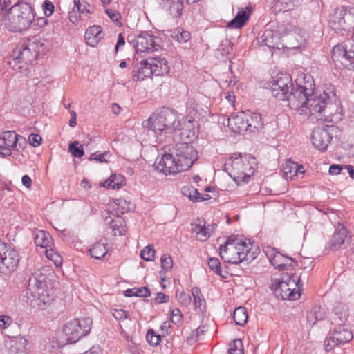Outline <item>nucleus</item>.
<instances>
[{
  "instance_id": "obj_1",
  "label": "nucleus",
  "mask_w": 354,
  "mask_h": 354,
  "mask_svg": "<svg viewBox=\"0 0 354 354\" xmlns=\"http://www.w3.org/2000/svg\"><path fill=\"white\" fill-rule=\"evenodd\" d=\"M304 84L295 87L289 74H281L268 83L273 97L279 100H288L293 109L306 108L317 120L337 122L342 120V108L336 93L327 88L319 95L315 93V84L310 76L305 77Z\"/></svg>"
},
{
  "instance_id": "obj_2",
  "label": "nucleus",
  "mask_w": 354,
  "mask_h": 354,
  "mask_svg": "<svg viewBox=\"0 0 354 354\" xmlns=\"http://www.w3.org/2000/svg\"><path fill=\"white\" fill-rule=\"evenodd\" d=\"M197 159L198 152L190 143L178 142L158 157L153 166L166 175L176 174L188 170Z\"/></svg>"
},
{
  "instance_id": "obj_3",
  "label": "nucleus",
  "mask_w": 354,
  "mask_h": 354,
  "mask_svg": "<svg viewBox=\"0 0 354 354\" xmlns=\"http://www.w3.org/2000/svg\"><path fill=\"white\" fill-rule=\"evenodd\" d=\"M47 276L37 270L29 277L26 288V300L33 308H45L53 300L47 285Z\"/></svg>"
},
{
  "instance_id": "obj_4",
  "label": "nucleus",
  "mask_w": 354,
  "mask_h": 354,
  "mask_svg": "<svg viewBox=\"0 0 354 354\" xmlns=\"http://www.w3.org/2000/svg\"><path fill=\"white\" fill-rule=\"evenodd\" d=\"M254 158L241 153H234L227 160L223 165V171L227 172L231 178L238 185L247 183L254 174Z\"/></svg>"
},
{
  "instance_id": "obj_5",
  "label": "nucleus",
  "mask_w": 354,
  "mask_h": 354,
  "mask_svg": "<svg viewBox=\"0 0 354 354\" xmlns=\"http://www.w3.org/2000/svg\"><path fill=\"white\" fill-rule=\"evenodd\" d=\"M35 17L33 8L29 3L19 2L9 9L4 17V24L10 31L20 32L29 28Z\"/></svg>"
},
{
  "instance_id": "obj_6",
  "label": "nucleus",
  "mask_w": 354,
  "mask_h": 354,
  "mask_svg": "<svg viewBox=\"0 0 354 354\" xmlns=\"http://www.w3.org/2000/svg\"><path fill=\"white\" fill-rule=\"evenodd\" d=\"M176 113L173 109L162 107L156 110L147 120L142 122V125L147 131H151L158 136L170 129H178L180 122L176 121Z\"/></svg>"
},
{
  "instance_id": "obj_7",
  "label": "nucleus",
  "mask_w": 354,
  "mask_h": 354,
  "mask_svg": "<svg viewBox=\"0 0 354 354\" xmlns=\"http://www.w3.org/2000/svg\"><path fill=\"white\" fill-rule=\"evenodd\" d=\"M250 249L246 241L237 237H229L225 244L220 246V257L225 262L232 264L249 262L254 259Z\"/></svg>"
},
{
  "instance_id": "obj_8",
  "label": "nucleus",
  "mask_w": 354,
  "mask_h": 354,
  "mask_svg": "<svg viewBox=\"0 0 354 354\" xmlns=\"http://www.w3.org/2000/svg\"><path fill=\"white\" fill-rule=\"evenodd\" d=\"M301 279L295 274L283 277L281 281L272 285L276 297L281 299L295 300L301 296Z\"/></svg>"
},
{
  "instance_id": "obj_9",
  "label": "nucleus",
  "mask_w": 354,
  "mask_h": 354,
  "mask_svg": "<svg viewBox=\"0 0 354 354\" xmlns=\"http://www.w3.org/2000/svg\"><path fill=\"white\" fill-rule=\"evenodd\" d=\"M328 26L335 32H348L354 28V7L337 8L330 16Z\"/></svg>"
},
{
  "instance_id": "obj_10",
  "label": "nucleus",
  "mask_w": 354,
  "mask_h": 354,
  "mask_svg": "<svg viewBox=\"0 0 354 354\" xmlns=\"http://www.w3.org/2000/svg\"><path fill=\"white\" fill-rule=\"evenodd\" d=\"M93 320L90 317L74 319L68 322L63 326V333L68 344L77 342L82 337L86 336L91 331Z\"/></svg>"
},
{
  "instance_id": "obj_11",
  "label": "nucleus",
  "mask_w": 354,
  "mask_h": 354,
  "mask_svg": "<svg viewBox=\"0 0 354 354\" xmlns=\"http://www.w3.org/2000/svg\"><path fill=\"white\" fill-rule=\"evenodd\" d=\"M332 59L348 69L354 70V40H346L335 46L332 50Z\"/></svg>"
},
{
  "instance_id": "obj_12",
  "label": "nucleus",
  "mask_w": 354,
  "mask_h": 354,
  "mask_svg": "<svg viewBox=\"0 0 354 354\" xmlns=\"http://www.w3.org/2000/svg\"><path fill=\"white\" fill-rule=\"evenodd\" d=\"M353 337L351 331L344 324H339L328 333L324 342V349L329 352L336 346L349 342Z\"/></svg>"
},
{
  "instance_id": "obj_13",
  "label": "nucleus",
  "mask_w": 354,
  "mask_h": 354,
  "mask_svg": "<svg viewBox=\"0 0 354 354\" xmlns=\"http://www.w3.org/2000/svg\"><path fill=\"white\" fill-rule=\"evenodd\" d=\"M19 263L18 252L10 246L0 243V272L6 274L14 272Z\"/></svg>"
},
{
  "instance_id": "obj_14",
  "label": "nucleus",
  "mask_w": 354,
  "mask_h": 354,
  "mask_svg": "<svg viewBox=\"0 0 354 354\" xmlns=\"http://www.w3.org/2000/svg\"><path fill=\"white\" fill-rule=\"evenodd\" d=\"M129 43L133 45L136 52L138 53H151L156 51L159 48L158 41L159 38L149 34L147 32H142L138 36L130 39H127Z\"/></svg>"
},
{
  "instance_id": "obj_15",
  "label": "nucleus",
  "mask_w": 354,
  "mask_h": 354,
  "mask_svg": "<svg viewBox=\"0 0 354 354\" xmlns=\"http://www.w3.org/2000/svg\"><path fill=\"white\" fill-rule=\"evenodd\" d=\"M336 131L337 127L335 125H326L324 127H317L315 128L311 135L312 144L319 151H325Z\"/></svg>"
},
{
  "instance_id": "obj_16",
  "label": "nucleus",
  "mask_w": 354,
  "mask_h": 354,
  "mask_svg": "<svg viewBox=\"0 0 354 354\" xmlns=\"http://www.w3.org/2000/svg\"><path fill=\"white\" fill-rule=\"evenodd\" d=\"M257 42L259 46H266L270 51L286 48L281 41L279 32L270 28H266L262 35L257 37Z\"/></svg>"
},
{
  "instance_id": "obj_17",
  "label": "nucleus",
  "mask_w": 354,
  "mask_h": 354,
  "mask_svg": "<svg viewBox=\"0 0 354 354\" xmlns=\"http://www.w3.org/2000/svg\"><path fill=\"white\" fill-rule=\"evenodd\" d=\"M39 55L37 40H30L23 45L17 57H14L18 62H24L28 65H34L37 63Z\"/></svg>"
},
{
  "instance_id": "obj_18",
  "label": "nucleus",
  "mask_w": 354,
  "mask_h": 354,
  "mask_svg": "<svg viewBox=\"0 0 354 354\" xmlns=\"http://www.w3.org/2000/svg\"><path fill=\"white\" fill-rule=\"evenodd\" d=\"M351 236L347 228L339 225L328 242L326 249L336 251L346 248L350 243Z\"/></svg>"
},
{
  "instance_id": "obj_19",
  "label": "nucleus",
  "mask_w": 354,
  "mask_h": 354,
  "mask_svg": "<svg viewBox=\"0 0 354 354\" xmlns=\"http://www.w3.org/2000/svg\"><path fill=\"white\" fill-rule=\"evenodd\" d=\"M247 122H248V120L245 113L232 114L227 119L228 127L232 131L237 133H241L248 130Z\"/></svg>"
},
{
  "instance_id": "obj_20",
  "label": "nucleus",
  "mask_w": 354,
  "mask_h": 354,
  "mask_svg": "<svg viewBox=\"0 0 354 354\" xmlns=\"http://www.w3.org/2000/svg\"><path fill=\"white\" fill-rule=\"evenodd\" d=\"M132 73L133 81H142L145 78L151 77V75H153V72L151 68L150 64L147 62V59L137 64L134 66Z\"/></svg>"
},
{
  "instance_id": "obj_21",
  "label": "nucleus",
  "mask_w": 354,
  "mask_h": 354,
  "mask_svg": "<svg viewBox=\"0 0 354 354\" xmlns=\"http://www.w3.org/2000/svg\"><path fill=\"white\" fill-rule=\"evenodd\" d=\"M147 62L151 65V68L156 76L163 75L169 71V66L165 58L161 57H148Z\"/></svg>"
},
{
  "instance_id": "obj_22",
  "label": "nucleus",
  "mask_w": 354,
  "mask_h": 354,
  "mask_svg": "<svg viewBox=\"0 0 354 354\" xmlns=\"http://www.w3.org/2000/svg\"><path fill=\"white\" fill-rule=\"evenodd\" d=\"M252 10L250 7L241 8L233 19L228 22L227 26L230 28H241L249 19Z\"/></svg>"
},
{
  "instance_id": "obj_23",
  "label": "nucleus",
  "mask_w": 354,
  "mask_h": 354,
  "mask_svg": "<svg viewBox=\"0 0 354 354\" xmlns=\"http://www.w3.org/2000/svg\"><path fill=\"white\" fill-rule=\"evenodd\" d=\"M334 322L339 325L344 324L349 316L348 307L345 304L336 302L333 308Z\"/></svg>"
},
{
  "instance_id": "obj_24",
  "label": "nucleus",
  "mask_w": 354,
  "mask_h": 354,
  "mask_svg": "<svg viewBox=\"0 0 354 354\" xmlns=\"http://www.w3.org/2000/svg\"><path fill=\"white\" fill-rule=\"evenodd\" d=\"M9 345L12 354H28V341L24 337H14L10 340Z\"/></svg>"
},
{
  "instance_id": "obj_25",
  "label": "nucleus",
  "mask_w": 354,
  "mask_h": 354,
  "mask_svg": "<svg viewBox=\"0 0 354 354\" xmlns=\"http://www.w3.org/2000/svg\"><path fill=\"white\" fill-rule=\"evenodd\" d=\"M102 29L99 26H90L85 32L84 39L86 44L92 47L95 46L102 38Z\"/></svg>"
},
{
  "instance_id": "obj_26",
  "label": "nucleus",
  "mask_w": 354,
  "mask_h": 354,
  "mask_svg": "<svg viewBox=\"0 0 354 354\" xmlns=\"http://www.w3.org/2000/svg\"><path fill=\"white\" fill-rule=\"evenodd\" d=\"M20 139L26 142L24 137L17 135L14 131H8L3 133L2 137L0 138V142H3L10 149L11 148L16 149L17 143Z\"/></svg>"
},
{
  "instance_id": "obj_27",
  "label": "nucleus",
  "mask_w": 354,
  "mask_h": 354,
  "mask_svg": "<svg viewBox=\"0 0 354 354\" xmlns=\"http://www.w3.org/2000/svg\"><path fill=\"white\" fill-rule=\"evenodd\" d=\"M247 119L248 120V131H259L263 127V121L261 115L257 113H247Z\"/></svg>"
},
{
  "instance_id": "obj_28",
  "label": "nucleus",
  "mask_w": 354,
  "mask_h": 354,
  "mask_svg": "<svg viewBox=\"0 0 354 354\" xmlns=\"http://www.w3.org/2000/svg\"><path fill=\"white\" fill-rule=\"evenodd\" d=\"M108 251L107 244L101 241L95 243L88 250L89 254L93 258L99 260L102 259L107 254Z\"/></svg>"
},
{
  "instance_id": "obj_29",
  "label": "nucleus",
  "mask_w": 354,
  "mask_h": 354,
  "mask_svg": "<svg viewBox=\"0 0 354 354\" xmlns=\"http://www.w3.org/2000/svg\"><path fill=\"white\" fill-rule=\"evenodd\" d=\"M73 11L69 12V19L71 22L75 23L77 21V19L75 16H73L75 8L77 9L79 13H90L91 12L89 9H88V7H90V5L84 0H73Z\"/></svg>"
},
{
  "instance_id": "obj_30",
  "label": "nucleus",
  "mask_w": 354,
  "mask_h": 354,
  "mask_svg": "<svg viewBox=\"0 0 354 354\" xmlns=\"http://www.w3.org/2000/svg\"><path fill=\"white\" fill-rule=\"evenodd\" d=\"M35 244L41 248L50 247L53 243L52 236L47 232L41 230L37 233L35 239Z\"/></svg>"
},
{
  "instance_id": "obj_31",
  "label": "nucleus",
  "mask_w": 354,
  "mask_h": 354,
  "mask_svg": "<svg viewBox=\"0 0 354 354\" xmlns=\"http://www.w3.org/2000/svg\"><path fill=\"white\" fill-rule=\"evenodd\" d=\"M233 319L236 324L239 326H244L248 319V311L246 308L240 306L234 310Z\"/></svg>"
},
{
  "instance_id": "obj_32",
  "label": "nucleus",
  "mask_w": 354,
  "mask_h": 354,
  "mask_svg": "<svg viewBox=\"0 0 354 354\" xmlns=\"http://www.w3.org/2000/svg\"><path fill=\"white\" fill-rule=\"evenodd\" d=\"M297 163L290 160L287 161L282 167L283 176L286 180L292 179L297 176Z\"/></svg>"
},
{
  "instance_id": "obj_33",
  "label": "nucleus",
  "mask_w": 354,
  "mask_h": 354,
  "mask_svg": "<svg viewBox=\"0 0 354 354\" xmlns=\"http://www.w3.org/2000/svg\"><path fill=\"white\" fill-rule=\"evenodd\" d=\"M167 2H169V10L170 14L176 17L179 18L182 15V11L184 8L183 0H165Z\"/></svg>"
},
{
  "instance_id": "obj_34",
  "label": "nucleus",
  "mask_w": 354,
  "mask_h": 354,
  "mask_svg": "<svg viewBox=\"0 0 354 354\" xmlns=\"http://www.w3.org/2000/svg\"><path fill=\"white\" fill-rule=\"evenodd\" d=\"M123 180V176L117 175L116 174H112L102 185L113 189H120L122 187Z\"/></svg>"
},
{
  "instance_id": "obj_35",
  "label": "nucleus",
  "mask_w": 354,
  "mask_h": 354,
  "mask_svg": "<svg viewBox=\"0 0 354 354\" xmlns=\"http://www.w3.org/2000/svg\"><path fill=\"white\" fill-rule=\"evenodd\" d=\"M171 37L179 43H185L190 39V33L183 28H178L171 35Z\"/></svg>"
},
{
  "instance_id": "obj_36",
  "label": "nucleus",
  "mask_w": 354,
  "mask_h": 354,
  "mask_svg": "<svg viewBox=\"0 0 354 354\" xmlns=\"http://www.w3.org/2000/svg\"><path fill=\"white\" fill-rule=\"evenodd\" d=\"M192 295L194 297L195 308L202 310V308L204 306L205 301L203 298L200 288L198 287H194L192 289Z\"/></svg>"
},
{
  "instance_id": "obj_37",
  "label": "nucleus",
  "mask_w": 354,
  "mask_h": 354,
  "mask_svg": "<svg viewBox=\"0 0 354 354\" xmlns=\"http://www.w3.org/2000/svg\"><path fill=\"white\" fill-rule=\"evenodd\" d=\"M182 193L184 196L189 198L193 202L199 201L200 196L201 195L199 193L198 190L194 187H183L182 188Z\"/></svg>"
},
{
  "instance_id": "obj_38",
  "label": "nucleus",
  "mask_w": 354,
  "mask_h": 354,
  "mask_svg": "<svg viewBox=\"0 0 354 354\" xmlns=\"http://www.w3.org/2000/svg\"><path fill=\"white\" fill-rule=\"evenodd\" d=\"M207 265L209 268L213 271L216 274L221 277L222 278H226L225 276L222 274V270L221 267V263L218 258L210 257L207 260Z\"/></svg>"
},
{
  "instance_id": "obj_39",
  "label": "nucleus",
  "mask_w": 354,
  "mask_h": 354,
  "mask_svg": "<svg viewBox=\"0 0 354 354\" xmlns=\"http://www.w3.org/2000/svg\"><path fill=\"white\" fill-rule=\"evenodd\" d=\"M192 230L195 232L198 236V239L205 241L209 236L207 228L204 225L200 224H192Z\"/></svg>"
},
{
  "instance_id": "obj_40",
  "label": "nucleus",
  "mask_w": 354,
  "mask_h": 354,
  "mask_svg": "<svg viewBox=\"0 0 354 354\" xmlns=\"http://www.w3.org/2000/svg\"><path fill=\"white\" fill-rule=\"evenodd\" d=\"M79 145L78 141H74L70 143L68 146V151L73 157L81 158L84 156V152L82 145Z\"/></svg>"
},
{
  "instance_id": "obj_41",
  "label": "nucleus",
  "mask_w": 354,
  "mask_h": 354,
  "mask_svg": "<svg viewBox=\"0 0 354 354\" xmlns=\"http://www.w3.org/2000/svg\"><path fill=\"white\" fill-rule=\"evenodd\" d=\"M299 0H275L276 6L279 10H289L292 9Z\"/></svg>"
},
{
  "instance_id": "obj_42",
  "label": "nucleus",
  "mask_w": 354,
  "mask_h": 354,
  "mask_svg": "<svg viewBox=\"0 0 354 354\" xmlns=\"http://www.w3.org/2000/svg\"><path fill=\"white\" fill-rule=\"evenodd\" d=\"M146 339L150 345L156 346L159 344L161 340V336L156 334L153 329H149L146 335Z\"/></svg>"
},
{
  "instance_id": "obj_43",
  "label": "nucleus",
  "mask_w": 354,
  "mask_h": 354,
  "mask_svg": "<svg viewBox=\"0 0 354 354\" xmlns=\"http://www.w3.org/2000/svg\"><path fill=\"white\" fill-rule=\"evenodd\" d=\"M156 251L151 245H149L144 248L140 252L141 257L147 261H153L155 256Z\"/></svg>"
},
{
  "instance_id": "obj_44",
  "label": "nucleus",
  "mask_w": 354,
  "mask_h": 354,
  "mask_svg": "<svg viewBox=\"0 0 354 354\" xmlns=\"http://www.w3.org/2000/svg\"><path fill=\"white\" fill-rule=\"evenodd\" d=\"M232 50V43L227 39L223 40L218 48V51H219L223 56L230 54Z\"/></svg>"
},
{
  "instance_id": "obj_45",
  "label": "nucleus",
  "mask_w": 354,
  "mask_h": 354,
  "mask_svg": "<svg viewBox=\"0 0 354 354\" xmlns=\"http://www.w3.org/2000/svg\"><path fill=\"white\" fill-rule=\"evenodd\" d=\"M162 268L166 271L169 270L173 266V259L169 254H165L160 259Z\"/></svg>"
},
{
  "instance_id": "obj_46",
  "label": "nucleus",
  "mask_w": 354,
  "mask_h": 354,
  "mask_svg": "<svg viewBox=\"0 0 354 354\" xmlns=\"http://www.w3.org/2000/svg\"><path fill=\"white\" fill-rule=\"evenodd\" d=\"M229 354H243L242 348V341L241 339H236L234 341V345L228 350Z\"/></svg>"
},
{
  "instance_id": "obj_47",
  "label": "nucleus",
  "mask_w": 354,
  "mask_h": 354,
  "mask_svg": "<svg viewBox=\"0 0 354 354\" xmlns=\"http://www.w3.org/2000/svg\"><path fill=\"white\" fill-rule=\"evenodd\" d=\"M109 155V152L100 153L98 151L93 153L88 158L90 161L95 160L98 162H107V160L105 158Z\"/></svg>"
},
{
  "instance_id": "obj_48",
  "label": "nucleus",
  "mask_w": 354,
  "mask_h": 354,
  "mask_svg": "<svg viewBox=\"0 0 354 354\" xmlns=\"http://www.w3.org/2000/svg\"><path fill=\"white\" fill-rule=\"evenodd\" d=\"M41 7L46 17H50L55 10L53 3L49 0H45L42 3Z\"/></svg>"
},
{
  "instance_id": "obj_49",
  "label": "nucleus",
  "mask_w": 354,
  "mask_h": 354,
  "mask_svg": "<svg viewBox=\"0 0 354 354\" xmlns=\"http://www.w3.org/2000/svg\"><path fill=\"white\" fill-rule=\"evenodd\" d=\"M46 255L48 259L53 261L55 265H58L61 263L62 261V257L60 255L57 253H56L52 249H47L46 250Z\"/></svg>"
},
{
  "instance_id": "obj_50",
  "label": "nucleus",
  "mask_w": 354,
  "mask_h": 354,
  "mask_svg": "<svg viewBox=\"0 0 354 354\" xmlns=\"http://www.w3.org/2000/svg\"><path fill=\"white\" fill-rule=\"evenodd\" d=\"M182 314L178 308H175L171 311V322L174 324H179L182 320Z\"/></svg>"
},
{
  "instance_id": "obj_51",
  "label": "nucleus",
  "mask_w": 354,
  "mask_h": 354,
  "mask_svg": "<svg viewBox=\"0 0 354 354\" xmlns=\"http://www.w3.org/2000/svg\"><path fill=\"white\" fill-rule=\"evenodd\" d=\"M281 257H286L290 260H291L292 261L295 262L296 264L297 263L295 261V259L291 258V257H284L280 253H278V254H274V256L273 257V260H271V263L274 265V266H276L279 268V269L280 270H283L286 268V265L284 263H281V264H277V263H275L274 261H276L277 260V261H279V259L281 258Z\"/></svg>"
},
{
  "instance_id": "obj_52",
  "label": "nucleus",
  "mask_w": 354,
  "mask_h": 354,
  "mask_svg": "<svg viewBox=\"0 0 354 354\" xmlns=\"http://www.w3.org/2000/svg\"><path fill=\"white\" fill-rule=\"evenodd\" d=\"M42 140L41 137L39 134L31 133L28 136V142L34 147H39Z\"/></svg>"
},
{
  "instance_id": "obj_53",
  "label": "nucleus",
  "mask_w": 354,
  "mask_h": 354,
  "mask_svg": "<svg viewBox=\"0 0 354 354\" xmlns=\"http://www.w3.org/2000/svg\"><path fill=\"white\" fill-rule=\"evenodd\" d=\"M136 297H148L151 295L150 290L147 287L136 288Z\"/></svg>"
},
{
  "instance_id": "obj_54",
  "label": "nucleus",
  "mask_w": 354,
  "mask_h": 354,
  "mask_svg": "<svg viewBox=\"0 0 354 354\" xmlns=\"http://www.w3.org/2000/svg\"><path fill=\"white\" fill-rule=\"evenodd\" d=\"M303 30L301 29H296L294 32H290L289 36L291 37H295L296 39L298 41V43L300 44H302L304 41L305 38L302 35Z\"/></svg>"
},
{
  "instance_id": "obj_55",
  "label": "nucleus",
  "mask_w": 354,
  "mask_h": 354,
  "mask_svg": "<svg viewBox=\"0 0 354 354\" xmlns=\"http://www.w3.org/2000/svg\"><path fill=\"white\" fill-rule=\"evenodd\" d=\"M154 300L155 302L159 304L167 303L169 300V297L167 295L160 292L156 294V297L154 299Z\"/></svg>"
},
{
  "instance_id": "obj_56",
  "label": "nucleus",
  "mask_w": 354,
  "mask_h": 354,
  "mask_svg": "<svg viewBox=\"0 0 354 354\" xmlns=\"http://www.w3.org/2000/svg\"><path fill=\"white\" fill-rule=\"evenodd\" d=\"M311 312L316 316L317 321L322 320L325 318L324 310L319 306L315 307Z\"/></svg>"
},
{
  "instance_id": "obj_57",
  "label": "nucleus",
  "mask_w": 354,
  "mask_h": 354,
  "mask_svg": "<svg viewBox=\"0 0 354 354\" xmlns=\"http://www.w3.org/2000/svg\"><path fill=\"white\" fill-rule=\"evenodd\" d=\"M105 12L113 21H118L119 20L120 15L118 12L112 9H106Z\"/></svg>"
},
{
  "instance_id": "obj_58",
  "label": "nucleus",
  "mask_w": 354,
  "mask_h": 354,
  "mask_svg": "<svg viewBox=\"0 0 354 354\" xmlns=\"http://www.w3.org/2000/svg\"><path fill=\"white\" fill-rule=\"evenodd\" d=\"M180 302L184 305L187 306L191 302V297L189 294L185 292H181L179 296Z\"/></svg>"
},
{
  "instance_id": "obj_59",
  "label": "nucleus",
  "mask_w": 354,
  "mask_h": 354,
  "mask_svg": "<svg viewBox=\"0 0 354 354\" xmlns=\"http://www.w3.org/2000/svg\"><path fill=\"white\" fill-rule=\"evenodd\" d=\"M12 319L10 317L6 315L0 316V328H5L10 324Z\"/></svg>"
},
{
  "instance_id": "obj_60",
  "label": "nucleus",
  "mask_w": 354,
  "mask_h": 354,
  "mask_svg": "<svg viewBox=\"0 0 354 354\" xmlns=\"http://www.w3.org/2000/svg\"><path fill=\"white\" fill-rule=\"evenodd\" d=\"M343 167L339 165H332L329 168V174L331 175H337L340 174L341 171L342 170Z\"/></svg>"
},
{
  "instance_id": "obj_61",
  "label": "nucleus",
  "mask_w": 354,
  "mask_h": 354,
  "mask_svg": "<svg viewBox=\"0 0 354 354\" xmlns=\"http://www.w3.org/2000/svg\"><path fill=\"white\" fill-rule=\"evenodd\" d=\"M206 331V327L205 326H198L194 332L193 335H195V341H197V339L199 336L205 334Z\"/></svg>"
},
{
  "instance_id": "obj_62",
  "label": "nucleus",
  "mask_w": 354,
  "mask_h": 354,
  "mask_svg": "<svg viewBox=\"0 0 354 354\" xmlns=\"http://www.w3.org/2000/svg\"><path fill=\"white\" fill-rule=\"evenodd\" d=\"M307 322L309 324V325L313 326L315 325L317 321L316 316L314 315V314L310 311L308 313L306 316Z\"/></svg>"
},
{
  "instance_id": "obj_63",
  "label": "nucleus",
  "mask_w": 354,
  "mask_h": 354,
  "mask_svg": "<svg viewBox=\"0 0 354 354\" xmlns=\"http://www.w3.org/2000/svg\"><path fill=\"white\" fill-rule=\"evenodd\" d=\"M124 44H125L124 37H123L122 33H120L118 35V36L117 44L115 45V53L118 52L119 47L121 46H124Z\"/></svg>"
},
{
  "instance_id": "obj_64",
  "label": "nucleus",
  "mask_w": 354,
  "mask_h": 354,
  "mask_svg": "<svg viewBox=\"0 0 354 354\" xmlns=\"http://www.w3.org/2000/svg\"><path fill=\"white\" fill-rule=\"evenodd\" d=\"M83 354H101V350L99 346H94Z\"/></svg>"
}]
</instances>
